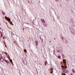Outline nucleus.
<instances>
[{"label": "nucleus", "instance_id": "nucleus-1", "mask_svg": "<svg viewBox=\"0 0 75 75\" xmlns=\"http://www.w3.org/2000/svg\"><path fill=\"white\" fill-rule=\"evenodd\" d=\"M30 24L28 23H24L23 24V26L24 27H25V28H28V25Z\"/></svg>", "mask_w": 75, "mask_h": 75}, {"label": "nucleus", "instance_id": "nucleus-2", "mask_svg": "<svg viewBox=\"0 0 75 75\" xmlns=\"http://www.w3.org/2000/svg\"><path fill=\"white\" fill-rule=\"evenodd\" d=\"M0 60L1 62H3L5 59H4L3 58V57L1 56L0 58Z\"/></svg>", "mask_w": 75, "mask_h": 75}, {"label": "nucleus", "instance_id": "nucleus-3", "mask_svg": "<svg viewBox=\"0 0 75 75\" xmlns=\"http://www.w3.org/2000/svg\"><path fill=\"white\" fill-rule=\"evenodd\" d=\"M5 19L8 20V21H11L10 18H7L6 16H5Z\"/></svg>", "mask_w": 75, "mask_h": 75}, {"label": "nucleus", "instance_id": "nucleus-4", "mask_svg": "<svg viewBox=\"0 0 75 75\" xmlns=\"http://www.w3.org/2000/svg\"><path fill=\"white\" fill-rule=\"evenodd\" d=\"M64 72H65V73H67V72H69V71L67 69H66L64 70Z\"/></svg>", "mask_w": 75, "mask_h": 75}, {"label": "nucleus", "instance_id": "nucleus-5", "mask_svg": "<svg viewBox=\"0 0 75 75\" xmlns=\"http://www.w3.org/2000/svg\"><path fill=\"white\" fill-rule=\"evenodd\" d=\"M35 43L36 45V46H37L38 45V42H37V41L36 40L35 41Z\"/></svg>", "mask_w": 75, "mask_h": 75}, {"label": "nucleus", "instance_id": "nucleus-6", "mask_svg": "<svg viewBox=\"0 0 75 75\" xmlns=\"http://www.w3.org/2000/svg\"><path fill=\"white\" fill-rule=\"evenodd\" d=\"M4 61L6 62V63H7V64H7L8 65V64L9 63V62H8V61H7L6 60H4Z\"/></svg>", "mask_w": 75, "mask_h": 75}, {"label": "nucleus", "instance_id": "nucleus-7", "mask_svg": "<svg viewBox=\"0 0 75 75\" xmlns=\"http://www.w3.org/2000/svg\"><path fill=\"white\" fill-rule=\"evenodd\" d=\"M63 61L64 64H66V60H65V59H64Z\"/></svg>", "mask_w": 75, "mask_h": 75}, {"label": "nucleus", "instance_id": "nucleus-8", "mask_svg": "<svg viewBox=\"0 0 75 75\" xmlns=\"http://www.w3.org/2000/svg\"><path fill=\"white\" fill-rule=\"evenodd\" d=\"M71 31L72 32V33L73 35H74V34H75V31H74V30H73L72 31Z\"/></svg>", "mask_w": 75, "mask_h": 75}, {"label": "nucleus", "instance_id": "nucleus-9", "mask_svg": "<svg viewBox=\"0 0 75 75\" xmlns=\"http://www.w3.org/2000/svg\"><path fill=\"white\" fill-rule=\"evenodd\" d=\"M41 19V21L42 22V23H45V21L43 19Z\"/></svg>", "mask_w": 75, "mask_h": 75}, {"label": "nucleus", "instance_id": "nucleus-10", "mask_svg": "<svg viewBox=\"0 0 75 75\" xmlns=\"http://www.w3.org/2000/svg\"><path fill=\"white\" fill-rule=\"evenodd\" d=\"M72 72H73V73H75V70H74V69H72Z\"/></svg>", "mask_w": 75, "mask_h": 75}, {"label": "nucleus", "instance_id": "nucleus-11", "mask_svg": "<svg viewBox=\"0 0 75 75\" xmlns=\"http://www.w3.org/2000/svg\"><path fill=\"white\" fill-rule=\"evenodd\" d=\"M58 58L59 59H61V56H60V55L58 56Z\"/></svg>", "mask_w": 75, "mask_h": 75}, {"label": "nucleus", "instance_id": "nucleus-12", "mask_svg": "<svg viewBox=\"0 0 75 75\" xmlns=\"http://www.w3.org/2000/svg\"><path fill=\"white\" fill-rule=\"evenodd\" d=\"M61 38L62 39V40H64V37H62Z\"/></svg>", "mask_w": 75, "mask_h": 75}, {"label": "nucleus", "instance_id": "nucleus-13", "mask_svg": "<svg viewBox=\"0 0 75 75\" xmlns=\"http://www.w3.org/2000/svg\"><path fill=\"white\" fill-rule=\"evenodd\" d=\"M44 25H45V27H48V25L46 24H45Z\"/></svg>", "mask_w": 75, "mask_h": 75}, {"label": "nucleus", "instance_id": "nucleus-14", "mask_svg": "<svg viewBox=\"0 0 75 75\" xmlns=\"http://www.w3.org/2000/svg\"><path fill=\"white\" fill-rule=\"evenodd\" d=\"M2 13L3 15H5V13H4V12H3V11H2Z\"/></svg>", "mask_w": 75, "mask_h": 75}, {"label": "nucleus", "instance_id": "nucleus-15", "mask_svg": "<svg viewBox=\"0 0 75 75\" xmlns=\"http://www.w3.org/2000/svg\"><path fill=\"white\" fill-rule=\"evenodd\" d=\"M44 65L45 66L47 65V63L45 62Z\"/></svg>", "mask_w": 75, "mask_h": 75}, {"label": "nucleus", "instance_id": "nucleus-16", "mask_svg": "<svg viewBox=\"0 0 75 75\" xmlns=\"http://www.w3.org/2000/svg\"><path fill=\"white\" fill-rule=\"evenodd\" d=\"M10 61L11 62V64H13V62H12L13 60L12 59H10Z\"/></svg>", "mask_w": 75, "mask_h": 75}, {"label": "nucleus", "instance_id": "nucleus-17", "mask_svg": "<svg viewBox=\"0 0 75 75\" xmlns=\"http://www.w3.org/2000/svg\"><path fill=\"white\" fill-rule=\"evenodd\" d=\"M7 55H7L8 58H10V56H9V55H8V54H7Z\"/></svg>", "mask_w": 75, "mask_h": 75}, {"label": "nucleus", "instance_id": "nucleus-18", "mask_svg": "<svg viewBox=\"0 0 75 75\" xmlns=\"http://www.w3.org/2000/svg\"><path fill=\"white\" fill-rule=\"evenodd\" d=\"M12 34H13V35H15V34H13V33H12L11 34V37H12V38H13V35H12Z\"/></svg>", "mask_w": 75, "mask_h": 75}, {"label": "nucleus", "instance_id": "nucleus-19", "mask_svg": "<svg viewBox=\"0 0 75 75\" xmlns=\"http://www.w3.org/2000/svg\"><path fill=\"white\" fill-rule=\"evenodd\" d=\"M24 52H27V50H26L25 49V50H24Z\"/></svg>", "mask_w": 75, "mask_h": 75}, {"label": "nucleus", "instance_id": "nucleus-20", "mask_svg": "<svg viewBox=\"0 0 75 75\" xmlns=\"http://www.w3.org/2000/svg\"><path fill=\"white\" fill-rule=\"evenodd\" d=\"M56 1H59V0H55Z\"/></svg>", "mask_w": 75, "mask_h": 75}, {"label": "nucleus", "instance_id": "nucleus-21", "mask_svg": "<svg viewBox=\"0 0 75 75\" xmlns=\"http://www.w3.org/2000/svg\"><path fill=\"white\" fill-rule=\"evenodd\" d=\"M65 68H67V67L66 66H65L64 67Z\"/></svg>", "mask_w": 75, "mask_h": 75}, {"label": "nucleus", "instance_id": "nucleus-22", "mask_svg": "<svg viewBox=\"0 0 75 75\" xmlns=\"http://www.w3.org/2000/svg\"><path fill=\"white\" fill-rule=\"evenodd\" d=\"M62 56L63 57H64V54H62Z\"/></svg>", "mask_w": 75, "mask_h": 75}, {"label": "nucleus", "instance_id": "nucleus-23", "mask_svg": "<svg viewBox=\"0 0 75 75\" xmlns=\"http://www.w3.org/2000/svg\"><path fill=\"white\" fill-rule=\"evenodd\" d=\"M57 51L58 52H59V50H57Z\"/></svg>", "mask_w": 75, "mask_h": 75}, {"label": "nucleus", "instance_id": "nucleus-24", "mask_svg": "<svg viewBox=\"0 0 75 75\" xmlns=\"http://www.w3.org/2000/svg\"><path fill=\"white\" fill-rule=\"evenodd\" d=\"M5 23H6V25H7V22H6Z\"/></svg>", "mask_w": 75, "mask_h": 75}, {"label": "nucleus", "instance_id": "nucleus-25", "mask_svg": "<svg viewBox=\"0 0 75 75\" xmlns=\"http://www.w3.org/2000/svg\"><path fill=\"white\" fill-rule=\"evenodd\" d=\"M12 23V22H10V24H11Z\"/></svg>", "mask_w": 75, "mask_h": 75}, {"label": "nucleus", "instance_id": "nucleus-26", "mask_svg": "<svg viewBox=\"0 0 75 75\" xmlns=\"http://www.w3.org/2000/svg\"><path fill=\"white\" fill-rule=\"evenodd\" d=\"M51 74H53V72L52 71H51Z\"/></svg>", "mask_w": 75, "mask_h": 75}, {"label": "nucleus", "instance_id": "nucleus-27", "mask_svg": "<svg viewBox=\"0 0 75 75\" xmlns=\"http://www.w3.org/2000/svg\"><path fill=\"white\" fill-rule=\"evenodd\" d=\"M62 68H64V67L63 66H62Z\"/></svg>", "mask_w": 75, "mask_h": 75}, {"label": "nucleus", "instance_id": "nucleus-28", "mask_svg": "<svg viewBox=\"0 0 75 75\" xmlns=\"http://www.w3.org/2000/svg\"><path fill=\"white\" fill-rule=\"evenodd\" d=\"M7 54H6V56H7V55H7Z\"/></svg>", "mask_w": 75, "mask_h": 75}, {"label": "nucleus", "instance_id": "nucleus-29", "mask_svg": "<svg viewBox=\"0 0 75 75\" xmlns=\"http://www.w3.org/2000/svg\"><path fill=\"white\" fill-rule=\"evenodd\" d=\"M4 23H6V22H5V21H4Z\"/></svg>", "mask_w": 75, "mask_h": 75}, {"label": "nucleus", "instance_id": "nucleus-30", "mask_svg": "<svg viewBox=\"0 0 75 75\" xmlns=\"http://www.w3.org/2000/svg\"><path fill=\"white\" fill-rule=\"evenodd\" d=\"M1 29V28L0 27V29Z\"/></svg>", "mask_w": 75, "mask_h": 75}, {"label": "nucleus", "instance_id": "nucleus-31", "mask_svg": "<svg viewBox=\"0 0 75 75\" xmlns=\"http://www.w3.org/2000/svg\"><path fill=\"white\" fill-rule=\"evenodd\" d=\"M16 36H17V35H16Z\"/></svg>", "mask_w": 75, "mask_h": 75}, {"label": "nucleus", "instance_id": "nucleus-32", "mask_svg": "<svg viewBox=\"0 0 75 75\" xmlns=\"http://www.w3.org/2000/svg\"><path fill=\"white\" fill-rule=\"evenodd\" d=\"M28 3H30V2H29V1H28Z\"/></svg>", "mask_w": 75, "mask_h": 75}, {"label": "nucleus", "instance_id": "nucleus-33", "mask_svg": "<svg viewBox=\"0 0 75 75\" xmlns=\"http://www.w3.org/2000/svg\"><path fill=\"white\" fill-rule=\"evenodd\" d=\"M23 30H24V29L23 28Z\"/></svg>", "mask_w": 75, "mask_h": 75}, {"label": "nucleus", "instance_id": "nucleus-34", "mask_svg": "<svg viewBox=\"0 0 75 75\" xmlns=\"http://www.w3.org/2000/svg\"><path fill=\"white\" fill-rule=\"evenodd\" d=\"M7 47V46H6V47Z\"/></svg>", "mask_w": 75, "mask_h": 75}, {"label": "nucleus", "instance_id": "nucleus-35", "mask_svg": "<svg viewBox=\"0 0 75 75\" xmlns=\"http://www.w3.org/2000/svg\"><path fill=\"white\" fill-rule=\"evenodd\" d=\"M52 70L51 71H52Z\"/></svg>", "mask_w": 75, "mask_h": 75}]
</instances>
